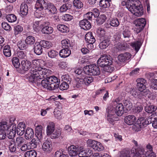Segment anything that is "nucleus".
Listing matches in <instances>:
<instances>
[{
  "label": "nucleus",
  "instance_id": "obj_47",
  "mask_svg": "<svg viewBox=\"0 0 157 157\" xmlns=\"http://www.w3.org/2000/svg\"><path fill=\"white\" fill-rule=\"evenodd\" d=\"M26 44H33L35 41V38L31 36H28L25 39V40Z\"/></svg>",
  "mask_w": 157,
  "mask_h": 157
},
{
  "label": "nucleus",
  "instance_id": "obj_40",
  "mask_svg": "<svg viewBox=\"0 0 157 157\" xmlns=\"http://www.w3.org/2000/svg\"><path fill=\"white\" fill-rule=\"evenodd\" d=\"M111 1L108 0H101L99 2V5L100 6L103 8H107L110 6Z\"/></svg>",
  "mask_w": 157,
  "mask_h": 157
},
{
  "label": "nucleus",
  "instance_id": "obj_46",
  "mask_svg": "<svg viewBox=\"0 0 157 157\" xmlns=\"http://www.w3.org/2000/svg\"><path fill=\"white\" fill-rule=\"evenodd\" d=\"M36 152L34 150L26 151L24 154L25 157H36Z\"/></svg>",
  "mask_w": 157,
  "mask_h": 157
},
{
  "label": "nucleus",
  "instance_id": "obj_32",
  "mask_svg": "<svg viewBox=\"0 0 157 157\" xmlns=\"http://www.w3.org/2000/svg\"><path fill=\"white\" fill-rule=\"evenodd\" d=\"M156 115H157V112L152 114L150 116L147 118L146 120L144 118L145 125L149 124L151 123L152 124L154 119H155V116Z\"/></svg>",
  "mask_w": 157,
  "mask_h": 157
},
{
  "label": "nucleus",
  "instance_id": "obj_44",
  "mask_svg": "<svg viewBox=\"0 0 157 157\" xmlns=\"http://www.w3.org/2000/svg\"><path fill=\"white\" fill-rule=\"evenodd\" d=\"M115 115L109 114V110H108V112L107 119L109 122L112 124H114L115 121H117V118L113 116Z\"/></svg>",
  "mask_w": 157,
  "mask_h": 157
},
{
  "label": "nucleus",
  "instance_id": "obj_6",
  "mask_svg": "<svg viewBox=\"0 0 157 157\" xmlns=\"http://www.w3.org/2000/svg\"><path fill=\"white\" fill-rule=\"evenodd\" d=\"M83 70L85 74L90 75H98L100 74L99 67L94 64L86 66Z\"/></svg>",
  "mask_w": 157,
  "mask_h": 157
},
{
  "label": "nucleus",
  "instance_id": "obj_23",
  "mask_svg": "<svg viewBox=\"0 0 157 157\" xmlns=\"http://www.w3.org/2000/svg\"><path fill=\"white\" fill-rule=\"evenodd\" d=\"M28 6L25 2L22 3L20 6V12L22 15H26L28 13Z\"/></svg>",
  "mask_w": 157,
  "mask_h": 157
},
{
  "label": "nucleus",
  "instance_id": "obj_7",
  "mask_svg": "<svg viewBox=\"0 0 157 157\" xmlns=\"http://www.w3.org/2000/svg\"><path fill=\"white\" fill-rule=\"evenodd\" d=\"M112 62L111 56L107 55L101 56L97 61L98 64L101 67H105L107 65H111Z\"/></svg>",
  "mask_w": 157,
  "mask_h": 157
},
{
  "label": "nucleus",
  "instance_id": "obj_31",
  "mask_svg": "<svg viewBox=\"0 0 157 157\" xmlns=\"http://www.w3.org/2000/svg\"><path fill=\"white\" fill-rule=\"evenodd\" d=\"M104 94V95L103 97V100L106 101L107 99L109 97V93L108 91L105 90V88H103L98 90L96 92L97 94Z\"/></svg>",
  "mask_w": 157,
  "mask_h": 157
},
{
  "label": "nucleus",
  "instance_id": "obj_12",
  "mask_svg": "<svg viewBox=\"0 0 157 157\" xmlns=\"http://www.w3.org/2000/svg\"><path fill=\"white\" fill-rule=\"evenodd\" d=\"M131 56L130 53L126 52L120 54L117 58L120 62L121 63H124L130 59Z\"/></svg>",
  "mask_w": 157,
  "mask_h": 157
},
{
  "label": "nucleus",
  "instance_id": "obj_39",
  "mask_svg": "<svg viewBox=\"0 0 157 157\" xmlns=\"http://www.w3.org/2000/svg\"><path fill=\"white\" fill-rule=\"evenodd\" d=\"M73 6L77 9H81L83 7V3L80 0H74Z\"/></svg>",
  "mask_w": 157,
  "mask_h": 157
},
{
  "label": "nucleus",
  "instance_id": "obj_11",
  "mask_svg": "<svg viewBox=\"0 0 157 157\" xmlns=\"http://www.w3.org/2000/svg\"><path fill=\"white\" fill-rule=\"evenodd\" d=\"M119 25L120 22L118 19L117 18H113L109 19L105 25L106 28H110L111 26L117 27Z\"/></svg>",
  "mask_w": 157,
  "mask_h": 157
},
{
  "label": "nucleus",
  "instance_id": "obj_51",
  "mask_svg": "<svg viewBox=\"0 0 157 157\" xmlns=\"http://www.w3.org/2000/svg\"><path fill=\"white\" fill-rule=\"evenodd\" d=\"M78 152L79 153H78V156L79 157H86V155L85 149L83 147H79Z\"/></svg>",
  "mask_w": 157,
  "mask_h": 157
},
{
  "label": "nucleus",
  "instance_id": "obj_60",
  "mask_svg": "<svg viewBox=\"0 0 157 157\" xmlns=\"http://www.w3.org/2000/svg\"><path fill=\"white\" fill-rule=\"evenodd\" d=\"M122 34L124 38H129L130 37L131 33L130 31L126 28L123 32Z\"/></svg>",
  "mask_w": 157,
  "mask_h": 157
},
{
  "label": "nucleus",
  "instance_id": "obj_1",
  "mask_svg": "<svg viewBox=\"0 0 157 157\" xmlns=\"http://www.w3.org/2000/svg\"><path fill=\"white\" fill-rule=\"evenodd\" d=\"M22 69L24 71H29V72L25 76V78L31 82H36L40 79L46 77L50 71L45 68L32 67L31 62L27 59L21 62Z\"/></svg>",
  "mask_w": 157,
  "mask_h": 157
},
{
  "label": "nucleus",
  "instance_id": "obj_27",
  "mask_svg": "<svg viewBox=\"0 0 157 157\" xmlns=\"http://www.w3.org/2000/svg\"><path fill=\"white\" fill-rule=\"evenodd\" d=\"M43 23L40 21H35L33 25V28L34 30L36 32H38L41 29L42 30L43 27Z\"/></svg>",
  "mask_w": 157,
  "mask_h": 157
},
{
  "label": "nucleus",
  "instance_id": "obj_45",
  "mask_svg": "<svg viewBox=\"0 0 157 157\" xmlns=\"http://www.w3.org/2000/svg\"><path fill=\"white\" fill-rule=\"evenodd\" d=\"M25 141V139L22 137L18 136L17 137L15 143L16 144H17V148H19V147H21L24 143Z\"/></svg>",
  "mask_w": 157,
  "mask_h": 157
},
{
  "label": "nucleus",
  "instance_id": "obj_26",
  "mask_svg": "<svg viewBox=\"0 0 157 157\" xmlns=\"http://www.w3.org/2000/svg\"><path fill=\"white\" fill-rule=\"evenodd\" d=\"M55 129L54 123L52 122H49L48 124L46 129L47 135L48 136L50 135Z\"/></svg>",
  "mask_w": 157,
  "mask_h": 157
},
{
  "label": "nucleus",
  "instance_id": "obj_5",
  "mask_svg": "<svg viewBox=\"0 0 157 157\" xmlns=\"http://www.w3.org/2000/svg\"><path fill=\"white\" fill-rule=\"evenodd\" d=\"M124 107L121 103H117L115 102L113 104V106L109 109V113L110 114L115 115L121 116L124 113Z\"/></svg>",
  "mask_w": 157,
  "mask_h": 157
},
{
  "label": "nucleus",
  "instance_id": "obj_64",
  "mask_svg": "<svg viewBox=\"0 0 157 157\" xmlns=\"http://www.w3.org/2000/svg\"><path fill=\"white\" fill-rule=\"evenodd\" d=\"M76 86L78 87H79L82 85L84 84V78H77L76 80Z\"/></svg>",
  "mask_w": 157,
  "mask_h": 157
},
{
  "label": "nucleus",
  "instance_id": "obj_13",
  "mask_svg": "<svg viewBox=\"0 0 157 157\" xmlns=\"http://www.w3.org/2000/svg\"><path fill=\"white\" fill-rule=\"evenodd\" d=\"M144 118L141 117L138 119L136 122V131L138 132L141 130V129L145 126V124L144 122Z\"/></svg>",
  "mask_w": 157,
  "mask_h": 157
},
{
  "label": "nucleus",
  "instance_id": "obj_58",
  "mask_svg": "<svg viewBox=\"0 0 157 157\" xmlns=\"http://www.w3.org/2000/svg\"><path fill=\"white\" fill-rule=\"evenodd\" d=\"M23 30V27L21 25H17L14 27V32L15 35L21 33Z\"/></svg>",
  "mask_w": 157,
  "mask_h": 157
},
{
  "label": "nucleus",
  "instance_id": "obj_49",
  "mask_svg": "<svg viewBox=\"0 0 157 157\" xmlns=\"http://www.w3.org/2000/svg\"><path fill=\"white\" fill-rule=\"evenodd\" d=\"M12 62L13 66L16 68H18L20 66V63L18 58L16 57H13L12 59Z\"/></svg>",
  "mask_w": 157,
  "mask_h": 157
},
{
  "label": "nucleus",
  "instance_id": "obj_17",
  "mask_svg": "<svg viewBox=\"0 0 157 157\" xmlns=\"http://www.w3.org/2000/svg\"><path fill=\"white\" fill-rule=\"evenodd\" d=\"M25 122H20L17 127H16L17 133L18 135L21 136L25 133Z\"/></svg>",
  "mask_w": 157,
  "mask_h": 157
},
{
  "label": "nucleus",
  "instance_id": "obj_35",
  "mask_svg": "<svg viewBox=\"0 0 157 157\" xmlns=\"http://www.w3.org/2000/svg\"><path fill=\"white\" fill-rule=\"evenodd\" d=\"M57 29L63 33H66L69 32V28L64 25L59 24L57 26Z\"/></svg>",
  "mask_w": 157,
  "mask_h": 157
},
{
  "label": "nucleus",
  "instance_id": "obj_24",
  "mask_svg": "<svg viewBox=\"0 0 157 157\" xmlns=\"http://www.w3.org/2000/svg\"><path fill=\"white\" fill-rule=\"evenodd\" d=\"M36 135L37 138L40 140L43 138V133L42 127L41 125H38L36 128Z\"/></svg>",
  "mask_w": 157,
  "mask_h": 157
},
{
  "label": "nucleus",
  "instance_id": "obj_42",
  "mask_svg": "<svg viewBox=\"0 0 157 157\" xmlns=\"http://www.w3.org/2000/svg\"><path fill=\"white\" fill-rule=\"evenodd\" d=\"M6 18L10 22H13L17 20V17L13 14H8L6 15Z\"/></svg>",
  "mask_w": 157,
  "mask_h": 157
},
{
  "label": "nucleus",
  "instance_id": "obj_30",
  "mask_svg": "<svg viewBox=\"0 0 157 157\" xmlns=\"http://www.w3.org/2000/svg\"><path fill=\"white\" fill-rule=\"evenodd\" d=\"M109 44V40L108 38L103 40L99 44V47L101 49H104L106 48Z\"/></svg>",
  "mask_w": 157,
  "mask_h": 157
},
{
  "label": "nucleus",
  "instance_id": "obj_15",
  "mask_svg": "<svg viewBox=\"0 0 157 157\" xmlns=\"http://www.w3.org/2000/svg\"><path fill=\"white\" fill-rule=\"evenodd\" d=\"M48 22L43 23V27L41 30L43 33L49 34L52 33L53 31V29L52 27L48 26Z\"/></svg>",
  "mask_w": 157,
  "mask_h": 157
},
{
  "label": "nucleus",
  "instance_id": "obj_55",
  "mask_svg": "<svg viewBox=\"0 0 157 157\" xmlns=\"http://www.w3.org/2000/svg\"><path fill=\"white\" fill-rule=\"evenodd\" d=\"M29 147H30V149H34L37 147V140L35 139H32L31 142L28 143Z\"/></svg>",
  "mask_w": 157,
  "mask_h": 157
},
{
  "label": "nucleus",
  "instance_id": "obj_36",
  "mask_svg": "<svg viewBox=\"0 0 157 157\" xmlns=\"http://www.w3.org/2000/svg\"><path fill=\"white\" fill-rule=\"evenodd\" d=\"M156 107L152 105H147L145 108L146 112L148 113H152L156 109Z\"/></svg>",
  "mask_w": 157,
  "mask_h": 157
},
{
  "label": "nucleus",
  "instance_id": "obj_56",
  "mask_svg": "<svg viewBox=\"0 0 157 157\" xmlns=\"http://www.w3.org/2000/svg\"><path fill=\"white\" fill-rule=\"evenodd\" d=\"M93 81V78L92 77L86 76L84 78V84L86 85H88Z\"/></svg>",
  "mask_w": 157,
  "mask_h": 157
},
{
  "label": "nucleus",
  "instance_id": "obj_20",
  "mask_svg": "<svg viewBox=\"0 0 157 157\" xmlns=\"http://www.w3.org/2000/svg\"><path fill=\"white\" fill-rule=\"evenodd\" d=\"M34 52L37 55H40L43 52V47L39 42L36 43L34 45Z\"/></svg>",
  "mask_w": 157,
  "mask_h": 157
},
{
  "label": "nucleus",
  "instance_id": "obj_41",
  "mask_svg": "<svg viewBox=\"0 0 157 157\" xmlns=\"http://www.w3.org/2000/svg\"><path fill=\"white\" fill-rule=\"evenodd\" d=\"M17 46L20 50H23L27 48L25 41L21 40L18 41L17 43Z\"/></svg>",
  "mask_w": 157,
  "mask_h": 157
},
{
  "label": "nucleus",
  "instance_id": "obj_57",
  "mask_svg": "<svg viewBox=\"0 0 157 157\" xmlns=\"http://www.w3.org/2000/svg\"><path fill=\"white\" fill-rule=\"evenodd\" d=\"M124 105L127 110H129L132 107V105L131 102L129 100H125L123 101Z\"/></svg>",
  "mask_w": 157,
  "mask_h": 157
},
{
  "label": "nucleus",
  "instance_id": "obj_52",
  "mask_svg": "<svg viewBox=\"0 0 157 157\" xmlns=\"http://www.w3.org/2000/svg\"><path fill=\"white\" fill-rule=\"evenodd\" d=\"M58 53L56 51L52 50L48 52V56L51 58H56L58 55Z\"/></svg>",
  "mask_w": 157,
  "mask_h": 157
},
{
  "label": "nucleus",
  "instance_id": "obj_29",
  "mask_svg": "<svg viewBox=\"0 0 157 157\" xmlns=\"http://www.w3.org/2000/svg\"><path fill=\"white\" fill-rule=\"evenodd\" d=\"M72 7V4L69 2L65 3L60 6L59 8L60 11L61 13L66 12L67 10L71 9Z\"/></svg>",
  "mask_w": 157,
  "mask_h": 157
},
{
  "label": "nucleus",
  "instance_id": "obj_3",
  "mask_svg": "<svg viewBox=\"0 0 157 157\" xmlns=\"http://www.w3.org/2000/svg\"><path fill=\"white\" fill-rule=\"evenodd\" d=\"M50 72L46 77L40 79L37 82L34 83L38 84H41L44 88L50 90L58 88L60 83L59 79L54 76L48 77Z\"/></svg>",
  "mask_w": 157,
  "mask_h": 157
},
{
  "label": "nucleus",
  "instance_id": "obj_53",
  "mask_svg": "<svg viewBox=\"0 0 157 157\" xmlns=\"http://www.w3.org/2000/svg\"><path fill=\"white\" fill-rule=\"evenodd\" d=\"M104 149V147L102 144L100 142L97 141L94 149L95 151H101L103 150Z\"/></svg>",
  "mask_w": 157,
  "mask_h": 157
},
{
  "label": "nucleus",
  "instance_id": "obj_38",
  "mask_svg": "<svg viewBox=\"0 0 157 157\" xmlns=\"http://www.w3.org/2000/svg\"><path fill=\"white\" fill-rule=\"evenodd\" d=\"M144 152V149L142 147H139L137 149H136L135 151V157H140L142 155H143Z\"/></svg>",
  "mask_w": 157,
  "mask_h": 157
},
{
  "label": "nucleus",
  "instance_id": "obj_37",
  "mask_svg": "<svg viewBox=\"0 0 157 157\" xmlns=\"http://www.w3.org/2000/svg\"><path fill=\"white\" fill-rule=\"evenodd\" d=\"M61 134V131L59 129H55L51 134L50 137L52 139L57 138L60 136Z\"/></svg>",
  "mask_w": 157,
  "mask_h": 157
},
{
  "label": "nucleus",
  "instance_id": "obj_33",
  "mask_svg": "<svg viewBox=\"0 0 157 157\" xmlns=\"http://www.w3.org/2000/svg\"><path fill=\"white\" fill-rule=\"evenodd\" d=\"M106 19V15L105 14H101L99 16L97 19L96 21L97 24L100 25L103 24Z\"/></svg>",
  "mask_w": 157,
  "mask_h": 157
},
{
  "label": "nucleus",
  "instance_id": "obj_54",
  "mask_svg": "<svg viewBox=\"0 0 157 157\" xmlns=\"http://www.w3.org/2000/svg\"><path fill=\"white\" fill-rule=\"evenodd\" d=\"M9 128V126L7 125V123L6 122H0V131H4L7 130Z\"/></svg>",
  "mask_w": 157,
  "mask_h": 157
},
{
  "label": "nucleus",
  "instance_id": "obj_34",
  "mask_svg": "<svg viewBox=\"0 0 157 157\" xmlns=\"http://www.w3.org/2000/svg\"><path fill=\"white\" fill-rule=\"evenodd\" d=\"M62 46L63 48L70 49V48L71 47L70 41L68 39H65L61 41Z\"/></svg>",
  "mask_w": 157,
  "mask_h": 157
},
{
  "label": "nucleus",
  "instance_id": "obj_4",
  "mask_svg": "<svg viewBox=\"0 0 157 157\" xmlns=\"http://www.w3.org/2000/svg\"><path fill=\"white\" fill-rule=\"evenodd\" d=\"M121 4L122 6H125L131 13L136 16H140L143 14V6L139 0H128L127 2L123 1Z\"/></svg>",
  "mask_w": 157,
  "mask_h": 157
},
{
  "label": "nucleus",
  "instance_id": "obj_8",
  "mask_svg": "<svg viewBox=\"0 0 157 157\" xmlns=\"http://www.w3.org/2000/svg\"><path fill=\"white\" fill-rule=\"evenodd\" d=\"M146 24L145 19L143 18L138 19L134 21L135 27L134 29V32L138 34L141 32L144 27Z\"/></svg>",
  "mask_w": 157,
  "mask_h": 157
},
{
  "label": "nucleus",
  "instance_id": "obj_22",
  "mask_svg": "<svg viewBox=\"0 0 157 157\" xmlns=\"http://www.w3.org/2000/svg\"><path fill=\"white\" fill-rule=\"evenodd\" d=\"M71 53L70 49L63 48V49L60 51L59 55L60 57L64 58L69 56Z\"/></svg>",
  "mask_w": 157,
  "mask_h": 157
},
{
  "label": "nucleus",
  "instance_id": "obj_10",
  "mask_svg": "<svg viewBox=\"0 0 157 157\" xmlns=\"http://www.w3.org/2000/svg\"><path fill=\"white\" fill-rule=\"evenodd\" d=\"M132 95L136 98L140 99L150 93V92L147 90L144 91H140L136 89H133L131 91Z\"/></svg>",
  "mask_w": 157,
  "mask_h": 157
},
{
  "label": "nucleus",
  "instance_id": "obj_28",
  "mask_svg": "<svg viewBox=\"0 0 157 157\" xmlns=\"http://www.w3.org/2000/svg\"><path fill=\"white\" fill-rule=\"evenodd\" d=\"M3 53L4 55L6 57H9L11 56V48L10 45L7 44L3 47Z\"/></svg>",
  "mask_w": 157,
  "mask_h": 157
},
{
  "label": "nucleus",
  "instance_id": "obj_50",
  "mask_svg": "<svg viewBox=\"0 0 157 157\" xmlns=\"http://www.w3.org/2000/svg\"><path fill=\"white\" fill-rule=\"evenodd\" d=\"M17 56L18 58L21 59H26L27 54L25 52L20 51L17 52Z\"/></svg>",
  "mask_w": 157,
  "mask_h": 157
},
{
  "label": "nucleus",
  "instance_id": "obj_14",
  "mask_svg": "<svg viewBox=\"0 0 157 157\" xmlns=\"http://www.w3.org/2000/svg\"><path fill=\"white\" fill-rule=\"evenodd\" d=\"M79 147L74 145H71L68 148V153L71 157H75L78 154Z\"/></svg>",
  "mask_w": 157,
  "mask_h": 157
},
{
  "label": "nucleus",
  "instance_id": "obj_62",
  "mask_svg": "<svg viewBox=\"0 0 157 157\" xmlns=\"http://www.w3.org/2000/svg\"><path fill=\"white\" fill-rule=\"evenodd\" d=\"M20 148V150L23 151H26L31 149L28 143H26L23 144H22L21 147H19Z\"/></svg>",
  "mask_w": 157,
  "mask_h": 157
},
{
  "label": "nucleus",
  "instance_id": "obj_18",
  "mask_svg": "<svg viewBox=\"0 0 157 157\" xmlns=\"http://www.w3.org/2000/svg\"><path fill=\"white\" fill-rule=\"evenodd\" d=\"M136 117L134 115H130L126 116L124 118V122L128 125L134 124L136 120Z\"/></svg>",
  "mask_w": 157,
  "mask_h": 157
},
{
  "label": "nucleus",
  "instance_id": "obj_43",
  "mask_svg": "<svg viewBox=\"0 0 157 157\" xmlns=\"http://www.w3.org/2000/svg\"><path fill=\"white\" fill-rule=\"evenodd\" d=\"M39 43L42 47L44 48H48L52 46V43L49 41L42 40Z\"/></svg>",
  "mask_w": 157,
  "mask_h": 157
},
{
  "label": "nucleus",
  "instance_id": "obj_2",
  "mask_svg": "<svg viewBox=\"0 0 157 157\" xmlns=\"http://www.w3.org/2000/svg\"><path fill=\"white\" fill-rule=\"evenodd\" d=\"M35 8L36 10L34 15L37 18L42 17L47 13L54 14L57 12V9L53 3L46 2L44 0H37L35 5Z\"/></svg>",
  "mask_w": 157,
  "mask_h": 157
},
{
  "label": "nucleus",
  "instance_id": "obj_63",
  "mask_svg": "<svg viewBox=\"0 0 157 157\" xmlns=\"http://www.w3.org/2000/svg\"><path fill=\"white\" fill-rule=\"evenodd\" d=\"M96 32L97 34L100 37H103L104 36L105 33V31L103 29L99 28L97 30Z\"/></svg>",
  "mask_w": 157,
  "mask_h": 157
},
{
  "label": "nucleus",
  "instance_id": "obj_25",
  "mask_svg": "<svg viewBox=\"0 0 157 157\" xmlns=\"http://www.w3.org/2000/svg\"><path fill=\"white\" fill-rule=\"evenodd\" d=\"M85 40L86 43H94L95 40L93 35L92 32H88L85 36Z\"/></svg>",
  "mask_w": 157,
  "mask_h": 157
},
{
  "label": "nucleus",
  "instance_id": "obj_59",
  "mask_svg": "<svg viewBox=\"0 0 157 157\" xmlns=\"http://www.w3.org/2000/svg\"><path fill=\"white\" fill-rule=\"evenodd\" d=\"M131 45L133 48H135V50L137 52L139 50L141 46L140 43L138 41L132 43Z\"/></svg>",
  "mask_w": 157,
  "mask_h": 157
},
{
  "label": "nucleus",
  "instance_id": "obj_9",
  "mask_svg": "<svg viewBox=\"0 0 157 157\" xmlns=\"http://www.w3.org/2000/svg\"><path fill=\"white\" fill-rule=\"evenodd\" d=\"M62 79L64 81L60 86L59 89L62 90H67L69 87V84L71 82V78L68 75H64L62 76Z\"/></svg>",
  "mask_w": 157,
  "mask_h": 157
},
{
  "label": "nucleus",
  "instance_id": "obj_16",
  "mask_svg": "<svg viewBox=\"0 0 157 157\" xmlns=\"http://www.w3.org/2000/svg\"><path fill=\"white\" fill-rule=\"evenodd\" d=\"M79 25L82 29L86 30L90 29L91 27L90 22L86 19H84L80 21Z\"/></svg>",
  "mask_w": 157,
  "mask_h": 157
},
{
  "label": "nucleus",
  "instance_id": "obj_48",
  "mask_svg": "<svg viewBox=\"0 0 157 157\" xmlns=\"http://www.w3.org/2000/svg\"><path fill=\"white\" fill-rule=\"evenodd\" d=\"M129 44L126 43L120 44L118 45L117 49L119 51H123L126 50L129 48Z\"/></svg>",
  "mask_w": 157,
  "mask_h": 157
},
{
  "label": "nucleus",
  "instance_id": "obj_19",
  "mask_svg": "<svg viewBox=\"0 0 157 157\" xmlns=\"http://www.w3.org/2000/svg\"><path fill=\"white\" fill-rule=\"evenodd\" d=\"M42 148L43 150L45 152H50L52 149L51 142L48 140H46L43 143Z\"/></svg>",
  "mask_w": 157,
  "mask_h": 157
},
{
  "label": "nucleus",
  "instance_id": "obj_21",
  "mask_svg": "<svg viewBox=\"0 0 157 157\" xmlns=\"http://www.w3.org/2000/svg\"><path fill=\"white\" fill-rule=\"evenodd\" d=\"M34 136V132L33 129L31 128H27L25 132V137L27 140L32 139Z\"/></svg>",
  "mask_w": 157,
  "mask_h": 157
},
{
  "label": "nucleus",
  "instance_id": "obj_61",
  "mask_svg": "<svg viewBox=\"0 0 157 157\" xmlns=\"http://www.w3.org/2000/svg\"><path fill=\"white\" fill-rule=\"evenodd\" d=\"M97 142V141L95 140L89 139L87 141V146L91 147L94 149Z\"/></svg>",
  "mask_w": 157,
  "mask_h": 157
}]
</instances>
